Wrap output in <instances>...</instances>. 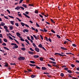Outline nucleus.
Returning <instances> with one entry per match:
<instances>
[{"instance_id": "1", "label": "nucleus", "mask_w": 79, "mask_h": 79, "mask_svg": "<svg viewBox=\"0 0 79 79\" xmlns=\"http://www.w3.org/2000/svg\"><path fill=\"white\" fill-rule=\"evenodd\" d=\"M18 59L19 61L23 60L25 59V57L23 56H20L18 58Z\"/></svg>"}, {"instance_id": "2", "label": "nucleus", "mask_w": 79, "mask_h": 79, "mask_svg": "<svg viewBox=\"0 0 79 79\" xmlns=\"http://www.w3.org/2000/svg\"><path fill=\"white\" fill-rule=\"evenodd\" d=\"M54 54L55 55H59V56H66V55H61L60 53H55Z\"/></svg>"}, {"instance_id": "3", "label": "nucleus", "mask_w": 79, "mask_h": 79, "mask_svg": "<svg viewBox=\"0 0 79 79\" xmlns=\"http://www.w3.org/2000/svg\"><path fill=\"white\" fill-rule=\"evenodd\" d=\"M18 48V46L16 44H15V45H14V46H13L12 47V48L13 49H15L16 48Z\"/></svg>"}, {"instance_id": "4", "label": "nucleus", "mask_w": 79, "mask_h": 79, "mask_svg": "<svg viewBox=\"0 0 79 79\" xmlns=\"http://www.w3.org/2000/svg\"><path fill=\"white\" fill-rule=\"evenodd\" d=\"M16 34L17 36H18L19 38H21V36H20V35H21V34H20V33H19V32H17L16 33Z\"/></svg>"}, {"instance_id": "5", "label": "nucleus", "mask_w": 79, "mask_h": 79, "mask_svg": "<svg viewBox=\"0 0 79 79\" xmlns=\"http://www.w3.org/2000/svg\"><path fill=\"white\" fill-rule=\"evenodd\" d=\"M35 50L37 52H39V51H40V49L38 48H35Z\"/></svg>"}, {"instance_id": "6", "label": "nucleus", "mask_w": 79, "mask_h": 79, "mask_svg": "<svg viewBox=\"0 0 79 79\" xmlns=\"http://www.w3.org/2000/svg\"><path fill=\"white\" fill-rule=\"evenodd\" d=\"M23 31V32L24 33L26 32H29V30L27 29H25Z\"/></svg>"}, {"instance_id": "7", "label": "nucleus", "mask_w": 79, "mask_h": 79, "mask_svg": "<svg viewBox=\"0 0 79 79\" xmlns=\"http://www.w3.org/2000/svg\"><path fill=\"white\" fill-rule=\"evenodd\" d=\"M23 15H24V16H25V17H26V18H30V17L28 15H26V14L23 13Z\"/></svg>"}, {"instance_id": "8", "label": "nucleus", "mask_w": 79, "mask_h": 79, "mask_svg": "<svg viewBox=\"0 0 79 79\" xmlns=\"http://www.w3.org/2000/svg\"><path fill=\"white\" fill-rule=\"evenodd\" d=\"M60 48L62 50H67V49L63 47H61Z\"/></svg>"}, {"instance_id": "9", "label": "nucleus", "mask_w": 79, "mask_h": 79, "mask_svg": "<svg viewBox=\"0 0 79 79\" xmlns=\"http://www.w3.org/2000/svg\"><path fill=\"white\" fill-rule=\"evenodd\" d=\"M20 6H17L15 8V10H19L20 9Z\"/></svg>"}, {"instance_id": "10", "label": "nucleus", "mask_w": 79, "mask_h": 79, "mask_svg": "<svg viewBox=\"0 0 79 79\" xmlns=\"http://www.w3.org/2000/svg\"><path fill=\"white\" fill-rule=\"evenodd\" d=\"M28 53L29 54H30V55H33L34 54V52L31 51H28Z\"/></svg>"}, {"instance_id": "11", "label": "nucleus", "mask_w": 79, "mask_h": 79, "mask_svg": "<svg viewBox=\"0 0 79 79\" xmlns=\"http://www.w3.org/2000/svg\"><path fill=\"white\" fill-rule=\"evenodd\" d=\"M9 28L11 31L12 30H13V26H10Z\"/></svg>"}, {"instance_id": "12", "label": "nucleus", "mask_w": 79, "mask_h": 79, "mask_svg": "<svg viewBox=\"0 0 79 79\" xmlns=\"http://www.w3.org/2000/svg\"><path fill=\"white\" fill-rule=\"evenodd\" d=\"M25 41L28 44V45H30V44L29 43V41L27 40H25Z\"/></svg>"}, {"instance_id": "13", "label": "nucleus", "mask_w": 79, "mask_h": 79, "mask_svg": "<svg viewBox=\"0 0 79 79\" xmlns=\"http://www.w3.org/2000/svg\"><path fill=\"white\" fill-rule=\"evenodd\" d=\"M1 25L2 26H5V23H4L3 22H1Z\"/></svg>"}, {"instance_id": "14", "label": "nucleus", "mask_w": 79, "mask_h": 79, "mask_svg": "<svg viewBox=\"0 0 79 79\" xmlns=\"http://www.w3.org/2000/svg\"><path fill=\"white\" fill-rule=\"evenodd\" d=\"M29 65L31 66H36L35 64H29Z\"/></svg>"}, {"instance_id": "15", "label": "nucleus", "mask_w": 79, "mask_h": 79, "mask_svg": "<svg viewBox=\"0 0 79 79\" xmlns=\"http://www.w3.org/2000/svg\"><path fill=\"white\" fill-rule=\"evenodd\" d=\"M20 24H21L22 26H23V27H24V25H25V24L23 22H21Z\"/></svg>"}, {"instance_id": "16", "label": "nucleus", "mask_w": 79, "mask_h": 79, "mask_svg": "<svg viewBox=\"0 0 79 79\" xmlns=\"http://www.w3.org/2000/svg\"><path fill=\"white\" fill-rule=\"evenodd\" d=\"M34 57L35 58H39V56L37 55H34Z\"/></svg>"}, {"instance_id": "17", "label": "nucleus", "mask_w": 79, "mask_h": 79, "mask_svg": "<svg viewBox=\"0 0 79 79\" xmlns=\"http://www.w3.org/2000/svg\"><path fill=\"white\" fill-rule=\"evenodd\" d=\"M22 6H23V7H24V8H27V6L25 4H23L22 5Z\"/></svg>"}, {"instance_id": "18", "label": "nucleus", "mask_w": 79, "mask_h": 79, "mask_svg": "<svg viewBox=\"0 0 79 79\" xmlns=\"http://www.w3.org/2000/svg\"><path fill=\"white\" fill-rule=\"evenodd\" d=\"M42 69H43V70H46V69H47V68L45 67H42Z\"/></svg>"}, {"instance_id": "19", "label": "nucleus", "mask_w": 79, "mask_h": 79, "mask_svg": "<svg viewBox=\"0 0 79 79\" xmlns=\"http://www.w3.org/2000/svg\"><path fill=\"white\" fill-rule=\"evenodd\" d=\"M3 48L4 49H6V50H9V49H8V48H6V47L4 46L3 47Z\"/></svg>"}, {"instance_id": "20", "label": "nucleus", "mask_w": 79, "mask_h": 79, "mask_svg": "<svg viewBox=\"0 0 79 79\" xmlns=\"http://www.w3.org/2000/svg\"><path fill=\"white\" fill-rule=\"evenodd\" d=\"M21 49L23 51H24L25 50H26V48L24 47L22 48H21Z\"/></svg>"}, {"instance_id": "21", "label": "nucleus", "mask_w": 79, "mask_h": 79, "mask_svg": "<svg viewBox=\"0 0 79 79\" xmlns=\"http://www.w3.org/2000/svg\"><path fill=\"white\" fill-rule=\"evenodd\" d=\"M4 28L5 29H8V27L6 26H4Z\"/></svg>"}, {"instance_id": "22", "label": "nucleus", "mask_w": 79, "mask_h": 79, "mask_svg": "<svg viewBox=\"0 0 79 79\" xmlns=\"http://www.w3.org/2000/svg\"><path fill=\"white\" fill-rule=\"evenodd\" d=\"M49 59H50V60H52V61H55V60L53 58H50Z\"/></svg>"}, {"instance_id": "23", "label": "nucleus", "mask_w": 79, "mask_h": 79, "mask_svg": "<svg viewBox=\"0 0 79 79\" xmlns=\"http://www.w3.org/2000/svg\"><path fill=\"white\" fill-rule=\"evenodd\" d=\"M50 63H53V64H56V62L52 61H50Z\"/></svg>"}, {"instance_id": "24", "label": "nucleus", "mask_w": 79, "mask_h": 79, "mask_svg": "<svg viewBox=\"0 0 79 79\" xmlns=\"http://www.w3.org/2000/svg\"><path fill=\"white\" fill-rule=\"evenodd\" d=\"M38 47H40V48H42V44H40L38 45Z\"/></svg>"}, {"instance_id": "25", "label": "nucleus", "mask_w": 79, "mask_h": 79, "mask_svg": "<svg viewBox=\"0 0 79 79\" xmlns=\"http://www.w3.org/2000/svg\"><path fill=\"white\" fill-rule=\"evenodd\" d=\"M30 50H31V51L32 52L34 51V50H33V49H32V48H30Z\"/></svg>"}, {"instance_id": "26", "label": "nucleus", "mask_w": 79, "mask_h": 79, "mask_svg": "<svg viewBox=\"0 0 79 79\" xmlns=\"http://www.w3.org/2000/svg\"><path fill=\"white\" fill-rule=\"evenodd\" d=\"M32 45L34 47H36L37 46H36V45H35V44L34 43H33Z\"/></svg>"}, {"instance_id": "27", "label": "nucleus", "mask_w": 79, "mask_h": 79, "mask_svg": "<svg viewBox=\"0 0 79 79\" xmlns=\"http://www.w3.org/2000/svg\"><path fill=\"white\" fill-rule=\"evenodd\" d=\"M33 36L35 38V39H36V40H37V37L35 36V35H33Z\"/></svg>"}, {"instance_id": "28", "label": "nucleus", "mask_w": 79, "mask_h": 79, "mask_svg": "<svg viewBox=\"0 0 79 79\" xmlns=\"http://www.w3.org/2000/svg\"><path fill=\"white\" fill-rule=\"evenodd\" d=\"M35 75H32L31 76V77L32 78H34V77H35Z\"/></svg>"}, {"instance_id": "29", "label": "nucleus", "mask_w": 79, "mask_h": 79, "mask_svg": "<svg viewBox=\"0 0 79 79\" xmlns=\"http://www.w3.org/2000/svg\"><path fill=\"white\" fill-rule=\"evenodd\" d=\"M19 16V17H22V15H21V14H17Z\"/></svg>"}, {"instance_id": "30", "label": "nucleus", "mask_w": 79, "mask_h": 79, "mask_svg": "<svg viewBox=\"0 0 79 79\" xmlns=\"http://www.w3.org/2000/svg\"><path fill=\"white\" fill-rule=\"evenodd\" d=\"M40 61H43V60H44V59L42 57H41V58H40Z\"/></svg>"}, {"instance_id": "31", "label": "nucleus", "mask_w": 79, "mask_h": 79, "mask_svg": "<svg viewBox=\"0 0 79 79\" xmlns=\"http://www.w3.org/2000/svg\"><path fill=\"white\" fill-rule=\"evenodd\" d=\"M30 62L31 63H32L33 64H34L35 63V62L33 61H30Z\"/></svg>"}, {"instance_id": "32", "label": "nucleus", "mask_w": 79, "mask_h": 79, "mask_svg": "<svg viewBox=\"0 0 79 79\" xmlns=\"http://www.w3.org/2000/svg\"><path fill=\"white\" fill-rule=\"evenodd\" d=\"M20 40H21V41H23V42H24V40L23 39V38H22L21 37L20 38Z\"/></svg>"}, {"instance_id": "33", "label": "nucleus", "mask_w": 79, "mask_h": 79, "mask_svg": "<svg viewBox=\"0 0 79 79\" xmlns=\"http://www.w3.org/2000/svg\"><path fill=\"white\" fill-rule=\"evenodd\" d=\"M67 71L68 73H72V71H71V70H67Z\"/></svg>"}, {"instance_id": "34", "label": "nucleus", "mask_w": 79, "mask_h": 79, "mask_svg": "<svg viewBox=\"0 0 79 79\" xmlns=\"http://www.w3.org/2000/svg\"><path fill=\"white\" fill-rule=\"evenodd\" d=\"M2 45L4 46H6V44L5 43H3L2 44Z\"/></svg>"}, {"instance_id": "35", "label": "nucleus", "mask_w": 79, "mask_h": 79, "mask_svg": "<svg viewBox=\"0 0 79 79\" xmlns=\"http://www.w3.org/2000/svg\"><path fill=\"white\" fill-rule=\"evenodd\" d=\"M9 17V18H12V19H14V17L12 16H11L10 15H8Z\"/></svg>"}, {"instance_id": "36", "label": "nucleus", "mask_w": 79, "mask_h": 79, "mask_svg": "<svg viewBox=\"0 0 79 79\" xmlns=\"http://www.w3.org/2000/svg\"><path fill=\"white\" fill-rule=\"evenodd\" d=\"M16 19H18L19 21V22H21V20L19 19V18H18L17 17H16Z\"/></svg>"}, {"instance_id": "37", "label": "nucleus", "mask_w": 79, "mask_h": 79, "mask_svg": "<svg viewBox=\"0 0 79 79\" xmlns=\"http://www.w3.org/2000/svg\"><path fill=\"white\" fill-rule=\"evenodd\" d=\"M10 23L12 24V25H14V23L13 22V21H11L10 22Z\"/></svg>"}, {"instance_id": "38", "label": "nucleus", "mask_w": 79, "mask_h": 79, "mask_svg": "<svg viewBox=\"0 0 79 79\" xmlns=\"http://www.w3.org/2000/svg\"><path fill=\"white\" fill-rule=\"evenodd\" d=\"M56 36L58 37V38H59V39H60V38H61V37H60V36L59 35H56Z\"/></svg>"}, {"instance_id": "39", "label": "nucleus", "mask_w": 79, "mask_h": 79, "mask_svg": "<svg viewBox=\"0 0 79 79\" xmlns=\"http://www.w3.org/2000/svg\"><path fill=\"white\" fill-rule=\"evenodd\" d=\"M9 38V39H11V40H13V39L10 36H8Z\"/></svg>"}, {"instance_id": "40", "label": "nucleus", "mask_w": 79, "mask_h": 79, "mask_svg": "<svg viewBox=\"0 0 79 79\" xmlns=\"http://www.w3.org/2000/svg\"><path fill=\"white\" fill-rule=\"evenodd\" d=\"M72 46L74 47H77V46H76V45L75 44H72Z\"/></svg>"}, {"instance_id": "41", "label": "nucleus", "mask_w": 79, "mask_h": 79, "mask_svg": "<svg viewBox=\"0 0 79 79\" xmlns=\"http://www.w3.org/2000/svg\"><path fill=\"white\" fill-rule=\"evenodd\" d=\"M41 48H43V50H45V51H46V49H45V48H44V47H41Z\"/></svg>"}, {"instance_id": "42", "label": "nucleus", "mask_w": 79, "mask_h": 79, "mask_svg": "<svg viewBox=\"0 0 79 79\" xmlns=\"http://www.w3.org/2000/svg\"><path fill=\"white\" fill-rule=\"evenodd\" d=\"M36 26H37V27H40V26H39V24L37 23H36Z\"/></svg>"}, {"instance_id": "43", "label": "nucleus", "mask_w": 79, "mask_h": 79, "mask_svg": "<svg viewBox=\"0 0 79 79\" xmlns=\"http://www.w3.org/2000/svg\"><path fill=\"white\" fill-rule=\"evenodd\" d=\"M4 41L5 42H7V40L6 39H4Z\"/></svg>"}, {"instance_id": "44", "label": "nucleus", "mask_w": 79, "mask_h": 79, "mask_svg": "<svg viewBox=\"0 0 79 79\" xmlns=\"http://www.w3.org/2000/svg\"><path fill=\"white\" fill-rule=\"evenodd\" d=\"M44 32H47V30H46L45 28H44Z\"/></svg>"}, {"instance_id": "45", "label": "nucleus", "mask_w": 79, "mask_h": 79, "mask_svg": "<svg viewBox=\"0 0 79 79\" xmlns=\"http://www.w3.org/2000/svg\"><path fill=\"white\" fill-rule=\"evenodd\" d=\"M4 18H5V19H8V16H4Z\"/></svg>"}, {"instance_id": "46", "label": "nucleus", "mask_w": 79, "mask_h": 79, "mask_svg": "<svg viewBox=\"0 0 79 79\" xmlns=\"http://www.w3.org/2000/svg\"><path fill=\"white\" fill-rule=\"evenodd\" d=\"M15 24L17 26V27H18V26H19V24H18V23H15Z\"/></svg>"}, {"instance_id": "47", "label": "nucleus", "mask_w": 79, "mask_h": 79, "mask_svg": "<svg viewBox=\"0 0 79 79\" xmlns=\"http://www.w3.org/2000/svg\"><path fill=\"white\" fill-rule=\"evenodd\" d=\"M71 66L72 67V68H74V67H75V65L73 64H71Z\"/></svg>"}, {"instance_id": "48", "label": "nucleus", "mask_w": 79, "mask_h": 79, "mask_svg": "<svg viewBox=\"0 0 79 79\" xmlns=\"http://www.w3.org/2000/svg\"><path fill=\"white\" fill-rule=\"evenodd\" d=\"M27 70H28V71L29 72H32V70L31 69H27Z\"/></svg>"}, {"instance_id": "49", "label": "nucleus", "mask_w": 79, "mask_h": 79, "mask_svg": "<svg viewBox=\"0 0 79 79\" xmlns=\"http://www.w3.org/2000/svg\"><path fill=\"white\" fill-rule=\"evenodd\" d=\"M51 32H53V33H54V34H55V31H54V30H51Z\"/></svg>"}, {"instance_id": "50", "label": "nucleus", "mask_w": 79, "mask_h": 79, "mask_svg": "<svg viewBox=\"0 0 79 79\" xmlns=\"http://www.w3.org/2000/svg\"><path fill=\"white\" fill-rule=\"evenodd\" d=\"M11 45H16V44L14 43H12L11 44Z\"/></svg>"}, {"instance_id": "51", "label": "nucleus", "mask_w": 79, "mask_h": 79, "mask_svg": "<svg viewBox=\"0 0 79 79\" xmlns=\"http://www.w3.org/2000/svg\"><path fill=\"white\" fill-rule=\"evenodd\" d=\"M31 39L33 40H34V37L32 36H31Z\"/></svg>"}, {"instance_id": "52", "label": "nucleus", "mask_w": 79, "mask_h": 79, "mask_svg": "<svg viewBox=\"0 0 79 79\" xmlns=\"http://www.w3.org/2000/svg\"><path fill=\"white\" fill-rule=\"evenodd\" d=\"M8 65V64L7 63H6L5 64V66L6 67H7V66Z\"/></svg>"}, {"instance_id": "53", "label": "nucleus", "mask_w": 79, "mask_h": 79, "mask_svg": "<svg viewBox=\"0 0 79 79\" xmlns=\"http://www.w3.org/2000/svg\"><path fill=\"white\" fill-rule=\"evenodd\" d=\"M31 29L32 30H33V31H35V28H34L32 27H31Z\"/></svg>"}, {"instance_id": "54", "label": "nucleus", "mask_w": 79, "mask_h": 79, "mask_svg": "<svg viewBox=\"0 0 79 79\" xmlns=\"http://www.w3.org/2000/svg\"><path fill=\"white\" fill-rule=\"evenodd\" d=\"M25 26L26 27H29V26H28V25H27V24H25Z\"/></svg>"}, {"instance_id": "55", "label": "nucleus", "mask_w": 79, "mask_h": 79, "mask_svg": "<svg viewBox=\"0 0 79 79\" xmlns=\"http://www.w3.org/2000/svg\"><path fill=\"white\" fill-rule=\"evenodd\" d=\"M40 37L41 38V39L42 40H43V36H42V35H40Z\"/></svg>"}, {"instance_id": "56", "label": "nucleus", "mask_w": 79, "mask_h": 79, "mask_svg": "<svg viewBox=\"0 0 79 79\" xmlns=\"http://www.w3.org/2000/svg\"><path fill=\"white\" fill-rule=\"evenodd\" d=\"M23 1V0H20L19 1V4H20V3H21Z\"/></svg>"}, {"instance_id": "57", "label": "nucleus", "mask_w": 79, "mask_h": 79, "mask_svg": "<svg viewBox=\"0 0 79 79\" xmlns=\"http://www.w3.org/2000/svg\"><path fill=\"white\" fill-rule=\"evenodd\" d=\"M36 68H37V69H40V68L39 67H38L37 66H36Z\"/></svg>"}, {"instance_id": "58", "label": "nucleus", "mask_w": 79, "mask_h": 79, "mask_svg": "<svg viewBox=\"0 0 79 79\" xmlns=\"http://www.w3.org/2000/svg\"><path fill=\"white\" fill-rule=\"evenodd\" d=\"M6 11H7L8 13H9V14H10V10H9L7 9L6 10Z\"/></svg>"}, {"instance_id": "59", "label": "nucleus", "mask_w": 79, "mask_h": 79, "mask_svg": "<svg viewBox=\"0 0 79 79\" xmlns=\"http://www.w3.org/2000/svg\"><path fill=\"white\" fill-rule=\"evenodd\" d=\"M48 66L49 67H52V66H51V65L49 64H48Z\"/></svg>"}, {"instance_id": "60", "label": "nucleus", "mask_w": 79, "mask_h": 79, "mask_svg": "<svg viewBox=\"0 0 79 79\" xmlns=\"http://www.w3.org/2000/svg\"><path fill=\"white\" fill-rule=\"evenodd\" d=\"M20 8L22 9V10H24V7L21 6H20Z\"/></svg>"}, {"instance_id": "61", "label": "nucleus", "mask_w": 79, "mask_h": 79, "mask_svg": "<svg viewBox=\"0 0 79 79\" xmlns=\"http://www.w3.org/2000/svg\"><path fill=\"white\" fill-rule=\"evenodd\" d=\"M10 64H11V65H15V64H15V63H11Z\"/></svg>"}, {"instance_id": "62", "label": "nucleus", "mask_w": 79, "mask_h": 79, "mask_svg": "<svg viewBox=\"0 0 79 79\" xmlns=\"http://www.w3.org/2000/svg\"><path fill=\"white\" fill-rule=\"evenodd\" d=\"M60 75L61 76L63 77V76H64V74H63V73H61Z\"/></svg>"}, {"instance_id": "63", "label": "nucleus", "mask_w": 79, "mask_h": 79, "mask_svg": "<svg viewBox=\"0 0 79 79\" xmlns=\"http://www.w3.org/2000/svg\"><path fill=\"white\" fill-rule=\"evenodd\" d=\"M35 13H36V14H37L38 13V11L37 10H35Z\"/></svg>"}, {"instance_id": "64", "label": "nucleus", "mask_w": 79, "mask_h": 79, "mask_svg": "<svg viewBox=\"0 0 79 79\" xmlns=\"http://www.w3.org/2000/svg\"><path fill=\"white\" fill-rule=\"evenodd\" d=\"M77 71H79V67H77L76 69Z\"/></svg>"}]
</instances>
